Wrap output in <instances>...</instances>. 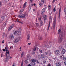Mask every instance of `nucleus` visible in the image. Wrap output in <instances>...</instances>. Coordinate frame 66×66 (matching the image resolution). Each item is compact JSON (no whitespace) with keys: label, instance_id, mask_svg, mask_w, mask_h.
I'll use <instances>...</instances> for the list:
<instances>
[{"label":"nucleus","instance_id":"052dcab7","mask_svg":"<svg viewBox=\"0 0 66 66\" xmlns=\"http://www.w3.org/2000/svg\"><path fill=\"white\" fill-rule=\"evenodd\" d=\"M31 44L30 43H28V45H31Z\"/></svg>","mask_w":66,"mask_h":66},{"label":"nucleus","instance_id":"09e8293b","mask_svg":"<svg viewBox=\"0 0 66 66\" xmlns=\"http://www.w3.org/2000/svg\"><path fill=\"white\" fill-rule=\"evenodd\" d=\"M41 20V18H39V21H40Z\"/></svg>","mask_w":66,"mask_h":66},{"label":"nucleus","instance_id":"423d86ee","mask_svg":"<svg viewBox=\"0 0 66 66\" xmlns=\"http://www.w3.org/2000/svg\"><path fill=\"white\" fill-rule=\"evenodd\" d=\"M55 19H54V21L53 26L52 27V28H53L54 30V29H55Z\"/></svg>","mask_w":66,"mask_h":66},{"label":"nucleus","instance_id":"7c9ffc66","mask_svg":"<svg viewBox=\"0 0 66 66\" xmlns=\"http://www.w3.org/2000/svg\"><path fill=\"white\" fill-rule=\"evenodd\" d=\"M42 4H41V3H39V6L40 7H41V6H42Z\"/></svg>","mask_w":66,"mask_h":66},{"label":"nucleus","instance_id":"6e6552de","mask_svg":"<svg viewBox=\"0 0 66 66\" xmlns=\"http://www.w3.org/2000/svg\"><path fill=\"white\" fill-rule=\"evenodd\" d=\"M20 37H19L18 39H15L14 40V42L15 43H17L19 42L20 40Z\"/></svg>","mask_w":66,"mask_h":66},{"label":"nucleus","instance_id":"0e129e2a","mask_svg":"<svg viewBox=\"0 0 66 66\" xmlns=\"http://www.w3.org/2000/svg\"><path fill=\"white\" fill-rule=\"evenodd\" d=\"M33 11L34 12H35V9H33Z\"/></svg>","mask_w":66,"mask_h":66},{"label":"nucleus","instance_id":"dca6fc26","mask_svg":"<svg viewBox=\"0 0 66 66\" xmlns=\"http://www.w3.org/2000/svg\"><path fill=\"white\" fill-rule=\"evenodd\" d=\"M30 35H28L27 36V40H30Z\"/></svg>","mask_w":66,"mask_h":66},{"label":"nucleus","instance_id":"bb28decb","mask_svg":"<svg viewBox=\"0 0 66 66\" xmlns=\"http://www.w3.org/2000/svg\"><path fill=\"white\" fill-rule=\"evenodd\" d=\"M42 11L45 12V8H44Z\"/></svg>","mask_w":66,"mask_h":66},{"label":"nucleus","instance_id":"58836bf2","mask_svg":"<svg viewBox=\"0 0 66 66\" xmlns=\"http://www.w3.org/2000/svg\"><path fill=\"white\" fill-rule=\"evenodd\" d=\"M64 11L65 14H66V8L64 9Z\"/></svg>","mask_w":66,"mask_h":66},{"label":"nucleus","instance_id":"9d476101","mask_svg":"<svg viewBox=\"0 0 66 66\" xmlns=\"http://www.w3.org/2000/svg\"><path fill=\"white\" fill-rule=\"evenodd\" d=\"M26 15H27V13H25L22 15H21V18H24Z\"/></svg>","mask_w":66,"mask_h":66},{"label":"nucleus","instance_id":"338daca9","mask_svg":"<svg viewBox=\"0 0 66 66\" xmlns=\"http://www.w3.org/2000/svg\"><path fill=\"white\" fill-rule=\"evenodd\" d=\"M35 5H36V4H34V6H35Z\"/></svg>","mask_w":66,"mask_h":66},{"label":"nucleus","instance_id":"4c0bfd02","mask_svg":"<svg viewBox=\"0 0 66 66\" xmlns=\"http://www.w3.org/2000/svg\"><path fill=\"white\" fill-rule=\"evenodd\" d=\"M41 13L42 15H43V14H44V12L42 11H41Z\"/></svg>","mask_w":66,"mask_h":66},{"label":"nucleus","instance_id":"c03bdc74","mask_svg":"<svg viewBox=\"0 0 66 66\" xmlns=\"http://www.w3.org/2000/svg\"><path fill=\"white\" fill-rule=\"evenodd\" d=\"M30 56L29 55H27V57L28 58H29V57H30Z\"/></svg>","mask_w":66,"mask_h":66},{"label":"nucleus","instance_id":"c9c22d12","mask_svg":"<svg viewBox=\"0 0 66 66\" xmlns=\"http://www.w3.org/2000/svg\"><path fill=\"white\" fill-rule=\"evenodd\" d=\"M18 17L19 18H21V15H18Z\"/></svg>","mask_w":66,"mask_h":66},{"label":"nucleus","instance_id":"de8ad7c7","mask_svg":"<svg viewBox=\"0 0 66 66\" xmlns=\"http://www.w3.org/2000/svg\"><path fill=\"white\" fill-rule=\"evenodd\" d=\"M9 52H10V51H8V52L7 51V53L8 54H9Z\"/></svg>","mask_w":66,"mask_h":66},{"label":"nucleus","instance_id":"79ce46f5","mask_svg":"<svg viewBox=\"0 0 66 66\" xmlns=\"http://www.w3.org/2000/svg\"><path fill=\"white\" fill-rule=\"evenodd\" d=\"M39 52H40V53H42V50H39Z\"/></svg>","mask_w":66,"mask_h":66},{"label":"nucleus","instance_id":"69168bd1","mask_svg":"<svg viewBox=\"0 0 66 66\" xmlns=\"http://www.w3.org/2000/svg\"><path fill=\"white\" fill-rule=\"evenodd\" d=\"M4 41H2V44H4Z\"/></svg>","mask_w":66,"mask_h":66},{"label":"nucleus","instance_id":"603ef678","mask_svg":"<svg viewBox=\"0 0 66 66\" xmlns=\"http://www.w3.org/2000/svg\"><path fill=\"white\" fill-rule=\"evenodd\" d=\"M38 59H40V56H38Z\"/></svg>","mask_w":66,"mask_h":66},{"label":"nucleus","instance_id":"7ed1b4c3","mask_svg":"<svg viewBox=\"0 0 66 66\" xmlns=\"http://www.w3.org/2000/svg\"><path fill=\"white\" fill-rule=\"evenodd\" d=\"M44 54L45 55H48L49 54V56L51 55V54L50 53V51H46V52L44 53Z\"/></svg>","mask_w":66,"mask_h":66},{"label":"nucleus","instance_id":"a19ab883","mask_svg":"<svg viewBox=\"0 0 66 66\" xmlns=\"http://www.w3.org/2000/svg\"><path fill=\"white\" fill-rule=\"evenodd\" d=\"M43 62L44 63V64H45V63H46V61H45V60H44L43 61Z\"/></svg>","mask_w":66,"mask_h":66},{"label":"nucleus","instance_id":"37998d69","mask_svg":"<svg viewBox=\"0 0 66 66\" xmlns=\"http://www.w3.org/2000/svg\"><path fill=\"white\" fill-rule=\"evenodd\" d=\"M36 62H37V63H39V62L37 60H36Z\"/></svg>","mask_w":66,"mask_h":66},{"label":"nucleus","instance_id":"a18cd8bd","mask_svg":"<svg viewBox=\"0 0 66 66\" xmlns=\"http://www.w3.org/2000/svg\"><path fill=\"white\" fill-rule=\"evenodd\" d=\"M54 12H55L56 11V10L55 9V7H54L53 9Z\"/></svg>","mask_w":66,"mask_h":66},{"label":"nucleus","instance_id":"864d4df0","mask_svg":"<svg viewBox=\"0 0 66 66\" xmlns=\"http://www.w3.org/2000/svg\"><path fill=\"white\" fill-rule=\"evenodd\" d=\"M47 66H51V65H50V63H49Z\"/></svg>","mask_w":66,"mask_h":66},{"label":"nucleus","instance_id":"1a4fd4ad","mask_svg":"<svg viewBox=\"0 0 66 66\" xmlns=\"http://www.w3.org/2000/svg\"><path fill=\"white\" fill-rule=\"evenodd\" d=\"M13 27H14V24H12L11 26L10 27H9L8 30L9 31H10V30H11V29H12V28H13Z\"/></svg>","mask_w":66,"mask_h":66},{"label":"nucleus","instance_id":"ea45409f","mask_svg":"<svg viewBox=\"0 0 66 66\" xmlns=\"http://www.w3.org/2000/svg\"><path fill=\"white\" fill-rule=\"evenodd\" d=\"M63 60L64 61H66V57H64L63 58Z\"/></svg>","mask_w":66,"mask_h":66},{"label":"nucleus","instance_id":"4468645a","mask_svg":"<svg viewBox=\"0 0 66 66\" xmlns=\"http://www.w3.org/2000/svg\"><path fill=\"white\" fill-rule=\"evenodd\" d=\"M55 52L56 54H58L60 53V51L59 50H56L55 51Z\"/></svg>","mask_w":66,"mask_h":66},{"label":"nucleus","instance_id":"4d7b16f0","mask_svg":"<svg viewBox=\"0 0 66 66\" xmlns=\"http://www.w3.org/2000/svg\"><path fill=\"white\" fill-rule=\"evenodd\" d=\"M44 1H45V0H41L42 2H43V3H44Z\"/></svg>","mask_w":66,"mask_h":66},{"label":"nucleus","instance_id":"49530a36","mask_svg":"<svg viewBox=\"0 0 66 66\" xmlns=\"http://www.w3.org/2000/svg\"><path fill=\"white\" fill-rule=\"evenodd\" d=\"M12 66H16L15 65V63H13L12 65Z\"/></svg>","mask_w":66,"mask_h":66},{"label":"nucleus","instance_id":"ddd939ff","mask_svg":"<svg viewBox=\"0 0 66 66\" xmlns=\"http://www.w3.org/2000/svg\"><path fill=\"white\" fill-rule=\"evenodd\" d=\"M33 50V51H34V52H32V54H35V52L36 50V47L34 48Z\"/></svg>","mask_w":66,"mask_h":66},{"label":"nucleus","instance_id":"4be33fe9","mask_svg":"<svg viewBox=\"0 0 66 66\" xmlns=\"http://www.w3.org/2000/svg\"><path fill=\"white\" fill-rule=\"evenodd\" d=\"M5 50L6 51V53H7V47L6 46V47H5Z\"/></svg>","mask_w":66,"mask_h":66},{"label":"nucleus","instance_id":"13d9d810","mask_svg":"<svg viewBox=\"0 0 66 66\" xmlns=\"http://www.w3.org/2000/svg\"><path fill=\"white\" fill-rule=\"evenodd\" d=\"M3 51L4 52L5 51V50L4 49H3Z\"/></svg>","mask_w":66,"mask_h":66},{"label":"nucleus","instance_id":"5fc2aeb1","mask_svg":"<svg viewBox=\"0 0 66 66\" xmlns=\"http://www.w3.org/2000/svg\"><path fill=\"white\" fill-rule=\"evenodd\" d=\"M64 64L66 66V61L64 62Z\"/></svg>","mask_w":66,"mask_h":66},{"label":"nucleus","instance_id":"774afa93","mask_svg":"<svg viewBox=\"0 0 66 66\" xmlns=\"http://www.w3.org/2000/svg\"><path fill=\"white\" fill-rule=\"evenodd\" d=\"M50 15H51V13L50 12Z\"/></svg>","mask_w":66,"mask_h":66},{"label":"nucleus","instance_id":"680f3d73","mask_svg":"<svg viewBox=\"0 0 66 66\" xmlns=\"http://www.w3.org/2000/svg\"><path fill=\"white\" fill-rule=\"evenodd\" d=\"M3 56V55L2 54H1V57H2V56Z\"/></svg>","mask_w":66,"mask_h":66},{"label":"nucleus","instance_id":"3c124183","mask_svg":"<svg viewBox=\"0 0 66 66\" xmlns=\"http://www.w3.org/2000/svg\"><path fill=\"white\" fill-rule=\"evenodd\" d=\"M36 25L37 26V27H38V26H39L38 23H36Z\"/></svg>","mask_w":66,"mask_h":66},{"label":"nucleus","instance_id":"bf43d9fd","mask_svg":"<svg viewBox=\"0 0 66 66\" xmlns=\"http://www.w3.org/2000/svg\"><path fill=\"white\" fill-rule=\"evenodd\" d=\"M55 0H53V3H54V2H55Z\"/></svg>","mask_w":66,"mask_h":66},{"label":"nucleus","instance_id":"2f4dec72","mask_svg":"<svg viewBox=\"0 0 66 66\" xmlns=\"http://www.w3.org/2000/svg\"><path fill=\"white\" fill-rule=\"evenodd\" d=\"M18 30L19 32H21V28H19V29Z\"/></svg>","mask_w":66,"mask_h":66},{"label":"nucleus","instance_id":"393cba45","mask_svg":"<svg viewBox=\"0 0 66 66\" xmlns=\"http://www.w3.org/2000/svg\"><path fill=\"white\" fill-rule=\"evenodd\" d=\"M49 19L50 20H52V18L51 16H50L49 17Z\"/></svg>","mask_w":66,"mask_h":66},{"label":"nucleus","instance_id":"a878e982","mask_svg":"<svg viewBox=\"0 0 66 66\" xmlns=\"http://www.w3.org/2000/svg\"><path fill=\"white\" fill-rule=\"evenodd\" d=\"M61 29H59V30L58 31V34H60V33H61Z\"/></svg>","mask_w":66,"mask_h":66},{"label":"nucleus","instance_id":"473e14b6","mask_svg":"<svg viewBox=\"0 0 66 66\" xmlns=\"http://www.w3.org/2000/svg\"><path fill=\"white\" fill-rule=\"evenodd\" d=\"M18 22H19L20 23H21V24H23V22H22L20 21H18Z\"/></svg>","mask_w":66,"mask_h":66},{"label":"nucleus","instance_id":"20e7f679","mask_svg":"<svg viewBox=\"0 0 66 66\" xmlns=\"http://www.w3.org/2000/svg\"><path fill=\"white\" fill-rule=\"evenodd\" d=\"M26 3H25L24 4L23 6V9H21L20 10L21 12H23L24 11V8L26 7Z\"/></svg>","mask_w":66,"mask_h":66},{"label":"nucleus","instance_id":"5701e85b","mask_svg":"<svg viewBox=\"0 0 66 66\" xmlns=\"http://www.w3.org/2000/svg\"><path fill=\"white\" fill-rule=\"evenodd\" d=\"M44 56H45L43 54H42L41 55V56L42 58H44Z\"/></svg>","mask_w":66,"mask_h":66},{"label":"nucleus","instance_id":"aec40b11","mask_svg":"<svg viewBox=\"0 0 66 66\" xmlns=\"http://www.w3.org/2000/svg\"><path fill=\"white\" fill-rule=\"evenodd\" d=\"M43 18L44 20H46L47 19V16H46V15H44Z\"/></svg>","mask_w":66,"mask_h":66},{"label":"nucleus","instance_id":"f03ea898","mask_svg":"<svg viewBox=\"0 0 66 66\" xmlns=\"http://www.w3.org/2000/svg\"><path fill=\"white\" fill-rule=\"evenodd\" d=\"M30 62H31V64L32 66H35V65L36 64V63H35L36 60L35 59L31 60H30Z\"/></svg>","mask_w":66,"mask_h":66},{"label":"nucleus","instance_id":"6ab92c4d","mask_svg":"<svg viewBox=\"0 0 66 66\" xmlns=\"http://www.w3.org/2000/svg\"><path fill=\"white\" fill-rule=\"evenodd\" d=\"M4 16H2L1 18V20H4Z\"/></svg>","mask_w":66,"mask_h":66},{"label":"nucleus","instance_id":"f257e3e1","mask_svg":"<svg viewBox=\"0 0 66 66\" xmlns=\"http://www.w3.org/2000/svg\"><path fill=\"white\" fill-rule=\"evenodd\" d=\"M59 36L60 37L58 40V42L59 43H61L62 42L63 39V34L62 33H61V34L59 35Z\"/></svg>","mask_w":66,"mask_h":66},{"label":"nucleus","instance_id":"0eeeda50","mask_svg":"<svg viewBox=\"0 0 66 66\" xmlns=\"http://www.w3.org/2000/svg\"><path fill=\"white\" fill-rule=\"evenodd\" d=\"M14 34L15 35H19V32L17 30H15L14 31Z\"/></svg>","mask_w":66,"mask_h":66},{"label":"nucleus","instance_id":"9b49d317","mask_svg":"<svg viewBox=\"0 0 66 66\" xmlns=\"http://www.w3.org/2000/svg\"><path fill=\"white\" fill-rule=\"evenodd\" d=\"M66 52V50L64 49H63L61 51V54H63L65 53Z\"/></svg>","mask_w":66,"mask_h":66},{"label":"nucleus","instance_id":"f704fd0d","mask_svg":"<svg viewBox=\"0 0 66 66\" xmlns=\"http://www.w3.org/2000/svg\"><path fill=\"white\" fill-rule=\"evenodd\" d=\"M60 57H61V59H63V58H64V56L62 55V56H61Z\"/></svg>","mask_w":66,"mask_h":66},{"label":"nucleus","instance_id":"c756f323","mask_svg":"<svg viewBox=\"0 0 66 66\" xmlns=\"http://www.w3.org/2000/svg\"><path fill=\"white\" fill-rule=\"evenodd\" d=\"M23 61L22 60L21 66H23Z\"/></svg>","mask_w":66,"mask_h":66},{"label":"nucleus","instance_id":"f8f14e48","mask_svg":"<svg viewBox=\"0 0 66 66\" xmlns=\"http://www.w3.org/2000/svg\"><path fill=\"white\" fill-rule=\"evenodd\" d=\"M9 37L10 38L13 39L14 38V36H13V34H10L9 36Z\"/></svg>","mask_w":66,"mask_h":66},{"label":"nucleus","instance_id":"2eb2a0df","mask_svg":"<svg viewBox=\"0 0 66 66\" xmlns=\"http://www.w3.org/2000/svg\"><path fill=\"white\" fill-rule=\"evenodd\" d=\"M61 12V8L60 7L59 9V18H60V13Z\"/></svg>","mask_w":66,"mask_h":66},{"label":"nucleus","instance_id":"b1692460","mask_svg":"<svg viewBox=\"0 0 66 66\" xmlns=\"http://www.w3.org/2000/svg\"><path fill=\"white\" fill-rule=\"evenodd\" d=\"M40 26H42V25H43V22L42 21H41L40 22Z\"/></svg>","mask_w":66,"mask_h":66},{"label":"nucleus","instance_id":"72a5a7b5","mask_svg":"<svg viewBox=\"0 0 66 66\" xmlns=\"http://www.w3.org/2000/svg\"><path fill=\"white\" fill-rule=\"evenodd\" d=\"M25 63H26V64H28V61L26 60L25 61Z\"/></svg>","mask_w":66,"mask_h":66},{"label":"nucleus","instance_id":"e433bc0d","mask_svg":"<svg viewBox=\"0 0 66 66\" xmlns=\"http://www.w3.org/2000/svg\"><path fill=\"white\" fill-rule=\"evenodd\" d=\"M48 8L50 9V8H51V6L50 5H48Z\"/></svg>","mask_w":66,"mask_h":66},{"label":"nucleus","instance_id":"f3484780","mask_svg":"<svg viewBox=\"0 0 66 66\" xmlns=\"http://www.w3.org/2000/svg\"><path fill=\"white\" fill-rule=\"evenodd\" d=\"M31 3H30L29 5V9L31 10V7H32V4H30Z\"/></svg>","mask_w":66,"mask_h":66},{"label":"nucleus","instance_id":"8fccbe9b","mask_svg":"<svg viewBox=\"0 0 66 66\" xmlns=\"http://www.w3.org/2000/svg\"><path fill=\"white\" fill-rule=\"evenodd\" d=\"M59 49H62V46H60L59 47Z\"/></svg>","mask_w":66,"mask_h":66},{"label":"nucleus","instance_id":"cd10ccee","mask_svg":"<svg viewBox=\"0 0 66 66\" xmlns=\"http://www.w3.org/2000/svg\"><path fill=\"white\" fill-rule=\"evenodd\" d=\"M23 55H24V52H22V54L21 55V57H22V56H23Z\"/></svg>","mask_w":66,"mask_h":66},{"label":"nucleus","instance_id":"e2e57ef3","mask_svg":"<svg viewBox=\"0 0 66 66\" xmlns=\"http://www.w3.org/2000/svg\"><path fill=\"white\" fill-rule=\"evenodd\" d=\"M40 39H42V37H40Z\"/></svg>","mask_w":66,"mask_h":66},{"label":"nucleus","instance_id":"6e6d98bb","mask_svg":"<svg viewBox=\"0 0 66 66\" xmlns=\"http://www.w3.org/2000/svg\"><path fill=\"white\" fill-rule=\"evenodd\" d=\"M28 66H32V65H31V64H29Z\"/></svg>","mask_w":66,"mask_h":66},{"label":"nucleus","instance_id":"c85d7f7f","mask_svg":"<svg viewBox=\"0 0 66 66\" xmlns=\"http://www.w3.org/2000/svg\"><path fill=\"white\" fill-rule=\"evenodd\" d=\"M6 24V22L5 23H4L3 25H2L3 27H5V24Z\"/></svg>","mask_w":66,"mask_h":66},{"label":"nucleus","instance_id":"a211bd4d","mask_svg":"<svg viewBox=\"0 0 66 66\" xmlns=\"http://www.w3.org/2000/svg\"><path fill=\"white\" fill-rule=\"evenodd\" d=\"M56 66H61V63H58L56 64Z\"/></svg>","mask_w":66,"mask_h":66},{"label":"nucleus","instance_id":"39448f33","mask_svg":"<svg viewBox=\"0 0 66 66\" xmlns=\"http://www.w3.org/2000/svg\"><path fill=\"white\" fill-rule=\"evenodd\" d=\"M6 57L5 59L6 61H7L8 60H9V59H10V54H8L7 56V53H6V55H5Z\"/></svg>","mask_w":66,"mask_h":66},{"label":"nucleus","instance_id":"412c9836","mask_svg":"<svg viewBox=\"0 0 66 66\" xmlns=\"http://www.w3.org/2000/svg\"><path fill=\"white\" fill-rule=\"evenodd\" d=\"M50 22L49 23V24H48V29H47V30L48 31L49 30V28H50Z\"/></svg>","mask_w":66,"mask_h":66}]
</instances>
